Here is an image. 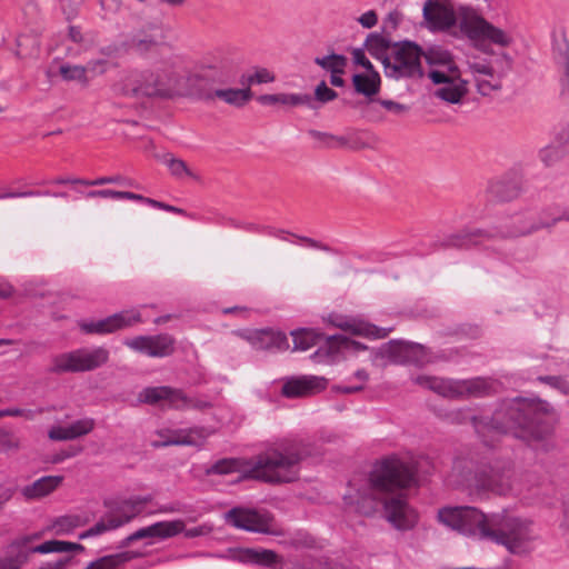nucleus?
<instances>
[{
	"mask_svg": "<svg viewBox=\"0 0 569 569\" xmlns=\"http://www.w3.org/2000/svg\"><path fill=\"white\" fill-rule=\"evenodd\" d=\"M555 409L540 398L516 397L502 400L491 417L471 416L469 419L476 432L510 435L536 451L550 452L556 448L553 440Z\"/></svg>",
	"mask_w": 569,
	"mask_h": 569,
	"instance_id": "nucleus-1",
	"label": "nucleus"
},
{
	"mask_svg": "<svg viewBox=\"0 0 569 569\" xmlns=\"http://www.w3.org/2000/svg\"><path fill=\"white\" fill-rule=\"evenodd\" d=\"M415 482V472L410 465L398 458H385L377 462L369 476L370 488L357 491V496H345L348 505H355L356 511L370 517L382 503L388 522L398 530H409L418 520L417 512L408 505L405 495L395 491L407 488Z\"/></svg>",
	"mask_w": 569,
	"mask_h": 569,
	"instance_id": "nucleus-2",
	"label": "nucleus"
},
{
	"mask_svg": "<svg viewBox=\"0 0 569 569\" xmlns=\"http://www.w3.org/2000/svg\"><path fill=\"white\" fill-rule=\"evenodd\" d=\"M438 519L462 535L503 546L517 556L529 553L536 539L532 522L506 509L486 515L470 506L445 507L438 511Z\"/></svg>",
	"mask_w": 569,
	"mask_h": 569,
	"instance_id": "nucleus-3",
	"label": "nucleus"
},
{
	"mask_svg": "<svg viewBox=\"0 0 569 569\" xmlns=\"http://www.w3.org/2000/svg\"><path fill=\"white\" fill-rule=\"evenodd\" d=\"M438 519L462 535L503 546L517 556L529 553L536 539L532 522L506 509L486 515L470 506L445 507L438 511Z\"/></svg>",
	"mask_w": 569,
	"mask_h": 569,
	"instance_id": "nucleus-4",
	"label": "nucleus"
},
{
	"mask_svg": "<svg viewBox=\"0 0 569 569\" xmlns=\"http://www.w3.org/2000/svg\"><path fill=\"white\" fill-rule=\"evenodd\" d=\"M311 455L310 443L283 440L259 453L243 477L268 483L292 482L299 478L301 462Z\"/></svg>",
	"mask_w": 569,
	"mask_h": 569,
	"instance_id": "nucleus-5",
	"label": "nucleus"
},
{
	"mask_svg": "<svg viewBox=\"0 0 569 569\" xmlns=\"http://www.w3.org/2000/svg\"><path fill=\"white\" fill-rule=\"evenodd\" d=\"M555 220H547L542 213L517 214L510 221L493 226L488 229H465L445 238L440 246L442 248L468 249L480 244L483 240L515 239L528 237L541 229H550Z\"/></svg>",
	"mask_w": 569,
	"mask_h": 569,
	"instance_id": "nucleus-6",
	"label": "nucleus"
},
{
	"mask_svg": "<svg viewBox=\"0 0 569 569\" xmlns=\"http://www.w3.org/2000/svg\"><path fill=\"white\" fill-rule=\"evenodd\" d=\"M426 62L432 67L428 78L433 84H443L433 96L449 103H459L468 92V81L461 78V71L452 53L441 46L432 44L423 49Z\"/></svg>",
	"mask_w": 569,
	"mask_h": 569,
	"instance_id": "nucleus-7",
	"label": "nucleus"
},
{
	"mask_svg": "<svg viewBox=\"0 0 569 569\" xmlns=\"http://www.w3.org/2000/svg\"><path fill=\"white\" fill-rule=\"evenodd\" d=\"M114 94L127 98L169 100L177 96L173 79L166 72L132 70L112 86Z\"/></svg>",
	"mask_w": 569,
	"mask_h": 569,
	"instance_id": "nucleus-8",
	"label": "nucleus"
},
{
	"mask_svg": "<svg viewBox=\"0 0 569 569\" xmlns=\"http://www.w3.org/2000/svg\"><path fill=\"white\" fill-rule=\"evenodd\" d=\"M421 54H423V48L415 41L395 42V49L390 52L389 59H385V76L393 80L422 79L425 70L421 64Z\"/></svg>",
	"mask_w": 569,
	"mask_h": 569,
	"instance_id": "nucleus-9",
	"label": "nucleus"
},
{
	"mask_svg": "<svg viewBox=\"0 0 569 569\" xmlns=\"http://www.w3.org/2000/svg\"><path fill=\"white\" fill-rule=\"evenodd\" d=\"M109 359V351L103 347L93 350L77 349L51 358L47 372L62 375L67 372L92 371L103 366Z\"/></svg>",
	"mask_w": 569,
	"mask_h": 569,
	"instance_id": "nucleus-10",
	"label": "nucleus"
},
{
	"mask_svg": "<svg viewBox=\"0 0 569 569\" xmlns=\"http://www.w3.org/2000/svg\"><path fill=\"white\" fill-rule=\"evenodd\" d=\"M512 468L509 462L495 460L480 463L473 472V486L477 492L506 495L511 489Z\"/></svg>",
	"mask_w": 569,
	"mask_h": 569,
	"instance_id": "nucleus-11",
	"label": "nucleus"
},
{
	"mask_svg": "<svg viewBox=\"0 0 569 569\" xmlns=\"http://www.w3.org/2000/svg\"><path fill=\"white\" fill-rule=\"evenodd\" d=\"M459 13L460 29L469 39L473 41L488 40L500 47H509L512 43V38L509 34L477 14L471 8L460 7Z\"/></svg>",
	"mask_w": 569,
	"mask_h": 569,
	"instance_id": "nucleus-12",
	"label": "nucleus"
},
{
	"mask_svg": "<svg viewBox=\"0 0 569 569\" xmlns=\"http://www.w3.org/2000/svg\"><path fill=\"white\" fill-rule=\"evenodd\" d=\"M230 81L228 72L218 66H201L186 80L188 96L203 101L214 99L218 86Z\"/></svg>",
	"mask_w": 569,
	"mask_h": 569,
	"instance_id": "nucleus-13",
	"label": "nucleus"
},
{
	"mask_svg": "<svg viewBox=\"0 0 569 569\" xmlns=\"http://www.w3.org/2000/svg\"><path fill=\"white\" fill-rule=\"evenodd\" d=\"M223 519L226 523L244 531L264 535L277 533L272 528L274 518L268 511H260L244 507H233L224 513Z\"/></svg>",
	"mask_w": 569,
	"mask_h": 569,
	"instance_id": "nucleus-14",
	"label": "nucleus"
},
{
	"mask_svg": "<svg viewBox=\"0 0 569 569\" xmlns=\"http://www.w3.org/2000/svg\"><path fill=\"white\" fill-rule=\"evenodd\" d=\"M380 355L395 363L421 365L427 359V349L420 343L390 340L380 348Z\"/></svg>",
	"mask_w": 569,
	"mask_h": 569,
	"instance_id": "nucleus-15",
	"label": "nucleus"
},
{
	"mask_svg": "<svg viewBox=\"0 0 569 569\" xmlns=\"http://www.w3.org/2000/svg\"><path fill=\"white\" fill-rule=\"evenodd\" d=\"M141 321V315L137 311H121L97 321H81L80 330L86 335H107L131 327Z\"/></svg>",
	"mask_w": 569,
	"mask_h": 569,
	"instance_id": "nucleus-16",
	"label": "nucleus"
},
{
	"mask_svg": "<svg viewBox=\"0 0 569 569\" xmlns=\"http://www.w3.org/2000/svg\"><path fill=\"white\" fill-rule=\"evenodd\" d=\"M158 436L162 439L153 441V448H162L169 446H193L200 447L204 440L212 433V430L206 427H193L189 429L178 430H159Z\"/></svg>",
	"mask_w": 569,
	"mask_h": 569,
	"instance_id": "nucleus-17",
	"label": "nucleus"
},
{
	"mask_svg": "<svg viewBox=\"0 0 569 569\" xmlns=\"http://www.w3.org/2000/svg\"><path fill=\"white\" fill-rule=\"evenodd\" d=\"M130 349L149 357L163 358L173 353L174 339L167 333L156 336H138L124 341Z\"/></svg>",
	"mask_w": 569,
	"mask_h": 569,
	"instance_id": "nucleus-18",
	"label": "nucleus"
},
{
	"mask_svg": "<svg viewBox=\"0 0 569 569\" xmlns=\"http://www.w3.org/2000/svg\"><path fill=\"white\" fill-rule=\"evenodd\" d=\"M447 0H427L423 6V18L433 31H447L457 24V14Z\"/></svg>",
	"mask_w": 569,
	"mask_h": 569,
	"instance_id": "nucleus-19",
	"label": "nucleus"
},
{
	"mask_svg": "<svg viewBox=\"0 0 569 569\" xmlns=\"http://www.w3.org/2000/svg\"><path fill=\"white\" fill-rule=\"evenodd\" d=\"M183 530L184 522L182 520L159 521L151 526L140 528L133 533L129 535L120 542L119 548H126L138 540L148 538H170L182 532Z\"/></svg>",
	"mask_w": 569,
	"mask_h": 569,
	"instance_id": "nucleus-20",
	"label": "nucleus"
},
{
	"mask_svg": "<svg viewBox=\"0 0 569 569\" xmlns=\"http://www.w3.org/2000/svg\"><path fill=\"white\" fill-rule=\"evenodd\" d=\"M327 379L318 376L291 377L282 386L281 393L287 398L315 395L326 389Z\"/></svg>",
	"mask_w": 569,
	"mask_h": 569,
	"instance_id": "nucleus-21",
	"label": "nucleus"
},
{
	"mask_svg": "<svg viewBox=\"0 0 569 569\" xmlns=\"http://www.w3.org/2000/svg\"><path fill=\"white\" fill-rule=\"evenodd\" d=\"M157 30L158 29L153 26H150L148 29H141L131 34L123 42V47H127L128 51L132 50L141 57H146L151 52H157L163 43V37L162 34L154 32Z\"/></svg>",
	"mask_w": 569,
	"mask_h": 569,
	"instance_id": "nucleus-22",
	"label": "nucleus"
},
{
	"mask_svg": "<svg viewBox=\"0 0 569 569\" xmlns=\"http://www.w3.org/2000/svg\"><path fill=\"white\" fill-rule=\"evenodd\" d=\"M139 400L152 406L181 407L179 400H183L182 391L168 386L147 387L139 393Z\"/></svg>",
	"mask_w": 569,
	"mask_h": 569,
	"instance_id": "nucleus-23",
	"label": "nucleus"
},
{
	"mask_svg": "<svg viewBox=\"0 0 569 569\" xmlns=\"http://www.w3.org/2000/svg\"><path fill=\"white\" fill-rule=\"evenodd\" d=\"M152 500L150 495L137 496L124 499L114 503H104L109 509V515L116 516V520L121 522V526L130 522L133 518L140 515L147 503Z\"/></svg>",
	"mask_w": 569,
	"mask_h": 569,
	"instance_id": "nucleus-24",
	"label": "nucleus"
},
{
	"mask_svg": "<svg viewBox=\"0 0 569 569\" xmlns=\"http://www.w3.org/2000/svg\"><path fill=\"white\" fill-rule=\"evenodd\" d=\"M257 350H278L283 351L289 348L287 336L281 331L271 329L256 330L243 336Z\"/></svg>",
	"mask_w": 569,
	"mask_h": 569,
	"instance_id": "nucleus-25",
	"label": "nucleus"
},
{
	"mask_svg": "<svg viewBox=\"0 0 569 569\" xmlns=\"http://www.w3.org/2000/svg\"><path fill=\"white\" fill-rule=\"evenodd\" d=\"M293 340V350L306 351L315 346H318L320 342H323L322 346L318 348L316 352L312 353L311 358L317 360L322 356H327V346H326V337L323 333L316 331L310 328H299L292 330L290 332Z\"/></svg>",
	"mask_w": 569,
	"mask_h": 569,
	"instance_id": "nucleus-26",
	"label": "nucleus"
},
{
	"mask_svg": "<svg viewBox=\"0 0 569 569\" xmlns=\"http://www.w3.org/2000/svg\"><path fill=\"white\" fill-rule=\"evenodd\" d=\"M415 382L445 398L461 399L460 380L418 376L415 378Z\"/></svg>",
	"mask_w": 569,
	"mask_h": 569,
	"instance_id": "nucleus-27",
	"label": "nucleus"
},
{
	"mask_svg": "<svg viewBox=\"0 0 569 569\" xmlns=\"http://www.w3.org/2000/svg\"><path fill=\"white\" fill-rule=\"evenodd\" d=\"M415 382L445 398L461 399L460 380L418 376L415 378Z\"/></svg>",
	"mask_w": 569,
	"mask_h": 569,
	"instance_id": "nucleus-28",
	"label": "nucleus"
},
{
	"mask_svg": "<svg viewBox=\"0 0 569 569\" xmlns=\"http://www.w3.org/2000/svg\"><path fill=\"white\" fill-rule=\"evenodd\" d=\"M487 192L490 199L498 202H508L517 199L521 192L520 181L516 177H505L491 181Z\"/></svg>",
	"mask_w": 569,
	"mask_h": 569,
	"instance_id": "nucleus-29",
	"label": "nucleus"
},
{
	"mask_svg": "<svg viewBox=\"0 0 569 569\" xmlns=\"http://www.w3.org/2000/svg\"><path fill=\"white\" fill-rule=\"evenodd\" d=\"M233 559L266 567L281 565V558L274 551L268 549L239 548L233 550Z\"/></svg>",
	"mask_w": 569,
	"mask_h": 569,
	"instance_id": "nucleus-30",
	"label": "nucleus"
},
{
	"mask_svg": "<svg viewBox=\"0 0 569 569\" xmlns=\"http://www.w3.org/2000/svg\"><path fill=\"white\" fill-rule=\"evenodd\" d=\"M94 420L91 418L77 420L64 427H56L49 431V438L57 441L72 440L91 432Z\"/></svg>",
	"mask_w": 569,
	"mask_h": 569,
	"instance_id": "nucleus-31",
	"label": "nucleus"
},
{
	"mask_svg": "<svg viewBox=\"0 0 569 569\" xmlns=\"http://www.w3.org/2000/svg\"><path fill=\"white\" fill-rule=\"evenodd\" d=\"M461 399L482 398L496 392L493 380L482 377L460 380Z\"/></svg>",
	"mask_w": 569,
	"mask_h": 569,
	"instance_id": "nucleus-32",
	"label": "nucleus"
},
{
	"mask_svg": "<svg viewBox=\"0 0 569 569\" xmlns=\"http://www.w3.org/2000/svg\"><path fill=\"white\" fill-rule=\"evenodd\" d=\"M379 138L370 131L350 129L342 134V148L353 151L375 149Z\"/></svg>",
	"mask_w": 569,
	"mask_h": 569,
	"instance_id": "nucleus-33",
	"label": "nucleus"
},
{
	"mask_svg": "<svg viewBox=\"0 0 569 569\" xmlns=\"http://www.w3.org/2000/svg\"><path fill=\"white\" fill-rule=\"evenodd\" d=\"M63 481L62 476H44L22 488V495L28 500L40 499L54 491Z\"/></svg>",
	"mask_w": 569,
	"mask_h": 569,
	"instance_id": "nucleus-34",
	"label": "nucleus"
},
{
	"mask_svg": "<svg viewBox=\"0 0 569 569\" xmlns=\"http://www.w3.org/2000/svg\"><path fill=\"white\" fill-rule=\"evenodd\" d=\"M395 42L396 41L391 40V36L371 32L367 36L365 47L368 52L375 59L380 60L383 66L385 59H389L390 54L388 52H391L395 49Z\"/></svg>",
	"mask_w": 569,
	"mask_h": 569,
	"instance_id": "nucleus-35",
	"label": "nucleus"
},
{
	"mask_svg": "<svg viewBox=\"0 0 569 569\" xmlns=\"http://www.w3.org/2000/svg\"><path fill=\"white\" fill-rule=\"evenodd\" d=\"M355 91L372 100V97L379 93L381 78L378 71L367 73H356L352 76Z\"/></svg>",
	"mask_w": 569,
	"mask_h": 569,
	"instance_id": "nucleus-36",
	"label": "nucleus"
},
{
	"mask_svg": "<svg viewBox=\"0 0 569 569\" xmlns=\"http://www.w3.org/2000/svg\"><path fill=\"white\" fill-rule=\"evenodd\" d=\"M340 328L345 330H349L352 335L363 336L373 339H382L386 338L392 328H379L375 325L368 322H346L345 325H339Z\"/></svg>",
	"mask_w": 569,
	"mask_h": 569,
	"instance_id": "nucleus-37",
	"label": "nucleus"
},
{
	"mask_svg": "<svg viewBox=\"0 0 569 569\" xmlns=\"http://www.w3.org/2000/svg\"><path fill=\"white\" fill-rule=\"evenodd\" d=\"M251 462H247L238 458H222L213 462L206 469L207 476L218 475L224 476L242 470L244 465L250 466Z\"/></svg>",
	"mask_w": 569,
	"mask_h": 569,
	"instance_id": "nucleus-38",
	"label": "nucleus"
},
{
	"mask_svg": "<svg viewBox=\"0 0 569 569\" xmlns=\"http://www.w3.org/2000/svg\"><path fill=\"white\" fill-rule=\"evenodd\" d=\"M138 553L133 551H122L114 555L101 557L89 563V569H117L120 565L136 558Z\"/></svg>",
	"mask_w": 569,
	"mask_h": 569,
	"instance_id": "nucleus-39",
	"label": "nucleus"
},
{
	"mask_svg": "<svg viewBox=\"0 0 569 569\" xmlns=\"http://www.w3.org/2000/svg\"><path fill=\"white\" fill-rule=\"evenodd\" d=\"M214 98H219L223 100L226 103L234 106V107H242L244 106L251 98H252V91L247 89H217L214 92Z\"/></svg>",
	"mask_w": 569,
	"mask_h": 569,
	"instance_id": "nucleus-40",
	"label": "nucleus"
},
{
	"mask_svg": "<svg viewBox=\"0 0 569 569\" xmlns=\"http://www.w3.org/2000/svg\"><path fill=\"white\" fill-rule=\"evenodd\" d=\"M327 356L331 357L341 349H352L355 351L366 350L367 347L359 341L349 339L342 335L329 336L326 339Z\"/></svg>",
	"mask_w": 569,
	"mask_h": 569,
	"instance_id": "nucleus-41",
	"label": "nucleus"
},
{
	"mask_svg": "<svg viewBox=\"0 0 569 569\" xmlns=\"http://www.w3.org/2000/svg\"><path fill=\"white\" fill-rule=\"evenodd\" d=\"M552 57L558 69L569 67V40L565 31L561 32L560 37L553 36Z\"/></svg>",
	"mask_w": 569,
	"mask_h": 569,
	"instance_id": "nucleus-42",
	"label": "nucleus"
},
{
	"mask_svg": "<svg viewBox=\"0 0 569 569\" xmlns=\"http://www.w3.org/2000/svg\"><path fill=\"white\" fill-rule=\"evenodd\" d=\"M315 63L323 70L332 73H343L348 64V59L343 54L331 53L325 57H316Z\"/></svg>",
	"mask_w": 569,
	"mask_h": 569,
	"instance_id": "nucleus-43",
	"label": "nucleus"
},
{
	"mask_svg": "<svg viewBox=\"0 0 569 569\" xmlns=\"http://www.w3.org/2000/svg\"><path fill=\"white\" fill-rule=\"evenodd\" d=\"M268 234L276 237L278 239H281V240H287L284 236L291 234L292 237L297 238L298 240H300L301 242H303L306 246H308L310 248L319 249V250L327 251V252L333 251V249L331 247H329L328 244L322 243L313 238L295 234L287 230H283V229L268 228Z\"/></svg>",
	"mask_w": 569,
	"mask_h": 569,
	"instance_id": "nucleus-44",
	"label": "nucleus"
},
{
	"mask_svg": "<svg viewBox=\"0 0 569 569\" xmlns=\"http://www.w3.org/2000/svg\"><path fill=\"white\" fill-rule=\"evenodd\" d=\"M87 198H104V199H114V200H133L139 201L142 200V194L134 193L131 191H117L112 189H100V190H91L86 193Z\"/></svg>",
	"mask_w": 569,
	"mask_h": 569,
	"instance_id": "nucleus-45",
	"label": "nucleus"
},
{
	"mask_svg": "<svg viewBox=\"0 0 569 569\" xmlns=\"http://www.w3.org/2000/svg\"><path fill=\"white\" fill-rule=\"evenodd\" d=\"M279 103L283 106H305L311 110H318V106L313 102L312 96L309 93H279Z\"/></svg>",
	"mask_w": 569,
	"mask_h": 569,
	"instance_id": "nucleus-46",
	"label": "nucleus"
},
{
	"mask_svg": "<svg viewBox=\"0 0 569 569\" xmlns=\"http://www.w3.org/2000/svg\"><path fill=\"white\" fill-rule=\"evenodd\" d=\"M308 134L318 141V148L326 149H339L342 148V134L336 136L329 132H322L315 129H310Z\"/></svg>",
	"mask_w": 569,
	"mask_h": 569,
	"instance_id": "nucleus-47",
	"label": "nucleus"
},
{
	"mask_svg": "<svg viewBox=\"0 0 569 569\" xmlns=\"http://www.w3.org/2000/svg\"><path fill=\"white\" fill-rule=\"evenodd\" d=\"M569 151L565 148H561L560 144L556 143V141L545 147L540 150L539 157L540 160L547 166L551 167L559 162L565 156H567Z\"/></svg>",
	"mask_w": 569,
	"mask_h": 569,
	"instance_id": "nucleus-48",
	"label": "nucleus"
},
{
	"mask_svg": "<svg viewBox=\"0 0 569 569\" xmlns=\"http://www.w3.org/2000/svg\"><path fill=\"white\" fill-rule=\"evenodd\" d=\"M163 162L169 168L172 176L176 178H181L182 176H188L193 179H199L197 174H194L187 166L186 161L179 158H174L171 154H167L163 158Z\"/></svg>",
	"mask_w": 569,
	"mask_h": 569,
	"instance_id": "nucleus-49",
	"label": "nucleus"
},
{
	"mask_svg": "<svg viewBox=\"0 0 569 569\" xmlns=\"http://www.w3.org/2000/svg\"><path fill=\"white\" fill-rule=\"evenodd\" d=\"M83 186H104V184H120L126 187H133V181L121 174L100 177L94 180H74Z\"/></svg>",
	"mask_w": 569,
	"mask_h": 569,
	"instance_id": "nucleus-50",
	"label": "nucleus"
},
{
	"mask_svg": "<svg viewBox=\"0 0 569 569\" xmlns=\"http://www.w3.org/2000/svg\"><path fill=\"white\" fill-rule=\"evenodd\" d=\"M337 91L329 88L326 81L322 80L319 84H317L315 89V96H312V100L318 106L319 109L320 106L333 101L335 99H337Z\"/></svg>",
	"mask_w": 569,
	"mask_h": 569,
	"instance_id": "nucleus-51",
	"label": "nucleus"
},
{
	"mask_svg": "<svg viewBox=\"0 0 569 569\" xmlns=\"http://www.w3.org/2000/svg\"><path fill=\"white\" fill-rule=\"evenodd\" d=\"M86 71L87 69L82 66L61 64L59 68V72L64 80H77L83 83L87 82Z\"/></svg>",
	"mask_w": 569,
	"mask_h": 569,
	"instance_id": "nucleus-52",
	"label": "nucleus"
},
{
	"mask_svg": "<svg viewBox=\"0 0 569 569\" xmlns=\"http://www.w3.org/2000/svg\"><path fill=\"white\" fill-rule=\"evenodd\" d=\"M20 440L11 429L0 428V451L8 452L18 450Z\"/></svg>",
	"mask_w": 569,
	"mask_h": 569,
	"instance_id": "nucleus-53",
	"label": "nucleus"
},
{
	"mask_svg": "<svg viewBox=\"0 0 569 569\" xmlns=\"http://www.w3.org/2000/svg\"><path fill=\"white\" fill-rule=\"evenodd\" d=\"M537 380L560 391L565 396H569V380L562 376H539Z\"/></svg>",
	"mask_w": 569,
	"mask_h": 569,
	"instance_id": "nucleus-54",
	"label": "nucleus"
},
{
	"mask_svg": "<svg viewBox=\"0 0 569 569\" xmlns=\"http://www.w3.org/2000/svg\"><path fill=\"white\" fill-rule=\"evenodd\" d=\"M490 63L495 67V76L500 79L511 71L513 60L509 54L502 52Z\"/></svg>",
	"mask_w": 569,
	"mask_h": 569,
	"instance_id": "nucleus-55",
	"label": "nucleus"
},
{
	"mask_svg": "<svg viewBox=\"0 0 569 569\" xmlns=\"http://www.w3.org/2000/svg\"><path fill=\"white\" fill-rule=\"evenodd\" d=\"M79 526H81L79 516L60 517L54 522L58 535L69 533Z\"/></svg>",
	"mask_w": 569,
	"mask_h": 569,
	"instance_id": "nucleus-56",
	"label": "nucleus"
},
{
	"mask_svg": "<svg viewBox=\"0 0 569 569\" xmlns=\"http://www.w3.org/2000/svg\"><path fill=\"white\" fill-rule=\"evenodd\" d=\"M27 561L28 552L19 550L16 556L0 559V569H21Z\"/></svg>",
	"mask_w": 569,
	"mask_h": 569,
	"instance_id": "nucleus-57",
	"label": "nucleus"
},
{
	"mask_svg": "<svg viewBox=\"0 0 569 569\" xmlns=\"http://www.w3.org/2000/svg\"><path fill=\"white\" fill-rule=\"evenodd\" d=\"M121 527V522L116 520V516L113 515H106L102 517L94 526L91 528L93 529L94 533L97 536L104 533L108 530H113Z\"/></svg>",
	"mask_w": 569,
	"mask_h": 569,
	"instance_id": "nucleus-58",
	"label": "nucleus"
},
{
	"mask_svg": "<svg viewBox=\"0 0 569 569\" xmlns=\"http://www.w3.org/2000/svg\"><path fill=\"white\" fill-rule=\"evenodd\" d=\"M183 400H179L181 407L176 408L177 410H183L188 408L197 410H206L212 407L211 402L197 398H189L182 392Z\"/></svg>",
	"mask_w": 569,
	"mask_h": 569,
	"instance_id": "nucleus-59",
	"label": "nucleus"
},
{
	"mask_svg": "<svg viewBox=\"0 0 569 569\" xmlns=\"http://www.w3.org/2000/svg\"><path fill=\"white\" fill-rule=\"evenodd\" d=\"M559 97L563 103L569 106V67L559 68Z\"/></svg>",
	"mask_w": 569,
	"mask_h": 569,
	"instance_id": "nucleus-60",
	"label": "nucleus"
},
{
	"mask_svg": "<svg viewBox=\"0 0 569 569\" xmlns=\"http://www.w3.org/2000/svg\"><path fill=\"white\" fill-rule=\"evenodd\" d=\"M375 101L378 102L379 104H381L386 110L392 112L396 116H402L410 110L409 106L399 103L393 100L379 98V99H376Z\"/></svg>",
	"mask_w": 569,
	"mask_h": 569,
	"instance_id": "nucleus-61",
	"label": "nucleus"
},
{
	"mask_svg": "<svg viewBox=\"0 0 569 569\" xmlns=\"http://www.w3.org/2000/svg\"><path fill=\"white\" fill-rule=\"evenodd\" d=\"M470 71L473 74H485L488 77H495V67L490 62L483 61H473L468 63Z\"/></svg>",
	"mask_w": 569,
	"mask_h": 569,
	"instance_id": "nucleus-62",
	"label": "nucleus"
},
{
	"mask_svg": "<svg viewBox=\"0 0 569 569\" xmlns=\"http://www.w3.org/2000/svg\"><path fill=\"white\" fill-rule=\"evenodd\" d=\"M401 13L397 10L391 11L387 18L383 20L382 24V33H386L387 36H391L392 31H395L400 21H401Z\"/></svg>",
	"mask_w": 569,
	"mask_h": 569,
	"instance_id": "nucleus-63",
	"label": "nucleus"
},
{
	"mask_svg": "<svg viewBox=\"0 0 569 569\" xmlns=\"http://www.w3.org/2000/svg\"><path fill=\"white\" fill-rule=\"evenodd\" d=\"M556 143L560 144L569 151V120L560 126L555 139Z\"/></svg>",
	"mask_w": 569,
	"mask_h": 569,
	"instance_id": "nucleus-64",
	"label": "nucleus"
}]
</instances>
